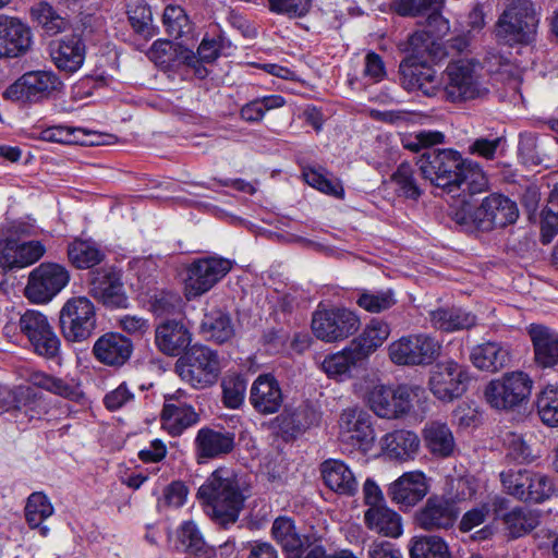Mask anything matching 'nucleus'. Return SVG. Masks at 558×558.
<instances>
[{"instance_id": "32", "label": "nucleus", "mask_w": 558, "mask_h": 558, "mask_svg": "<svg viewBox=\"0 0 558 558\" xmlns=\"http://www.w3.org/2000/svg\"><path fill=\"white\" fill-rule=\"evenodd\" d=\"M366 526L383 536L397 538L402 534V519L386 505L373 506L364 512Z\"/></svg>"}, {"instance_id": "53", "label": "nucleus", "mask_w": 558, "mask_h": 558, "mask_svg": "<svg viewBox=\"0 0 558 558\" xmlns=\"http://www.w3.org/2000/svg\"><path fill=\"white\" fill-rule=\"evenodd\" d=\"M391 181L396 184V192L411 199H417L423 190L414 178L413 167L409 162H402L391 175Z\"/></svg>"}, {"instance_id": "45", "label": "nucleus", "mask_w": 558, "mask_h": 558, "mask_svg": "<svg viewBox=\"0 0 558 558\" xmlns=\"http://www.w3.org/2000/svg\"><path fill=\"white\" fill-rule=\"evenodd\" d=\"M162 22L169 36L174 39H182L186 44L192 35L193 27L183 8L173 4L167 5Z\"/></svg>"}, {"instance_id": "6", "label": "nucleus", "mask_w": 558, "mask_h": 558, "mask_svg": "<svg viewBox=\"0 0 558 558\" xmlns=\"http://www.w3.org/2000/svg\"><path fill=\"white\" fill-rule=\"evenodd\" d=\"M538 20L530 0H513L497 23V35L509 45L529 44L536 32Z\"/></svg>"}, {"instance_id": "49", "label": "nucleus", "mask_w": 558, "mask_h": 558, "mask_svg": "<svg viewBox=\"0 0 558 558\" xmlns=\"http://www.w3.org/2000/svg\"><path fill=\"white\" fill-rule=\"evenodd\" d=\"M542 422L549 427H558V385H547L536 401Z\"/></svg>"}, {"instance_id": "17", "label": "nucleus", "mask_w": 558, "mask_h": 558, "mask_svg": "<svg viewBox=\"0 0 558 558\" xmlns=\"http://www.w3.org/2000/svg\"><path fill=\"white\" fill-rule=\"evenodd\" d=\"M469 374L464 366L454 361L438 363L429 377V389L442 401H452L466 390Z\"/></svg>"}, {"instance_id": "39", "label": "nucleus", "mask_w": 558, "mask_h": 558, "mask_svg": "<svg viewBox=\"0 0 558 558\" xmlns=\"http://www.w3.org/2000/svg\"><path fill=\"white\" fill-rule=\"evenodd\" d=\"M161 420L163 427L172 436H179L186 428L195 425L199 421V416L191 405L166 403L162 409Z\"/></svg>"}, {"instance_id": "42", "label": "nucleus", "mask_w": 558, "mask_h": 558, "mask_svg": "<svg viewBox=\"0 0 558 558\" xmlns=\"http://www.w3.org/2000/svg\"><path fill=\"white\" fill-rule=\"evenodd\" d=\"M201 328L208 338L219 343L228 341L234 333L230 316L219 308L205 313Z\"/></svg>"}, {"instance_id": "34", "label": "nucleus", "mask_w": 558, "mask_h": 558, "mask_svg": "<svg viewBox=\"0 0 558 558\" xmlns=\"http://www.w3.org/2000/svg\"><path fill=\"white\" fill-rule=\"evenodd\" d=\"M271 534L292 558H300L307 547V538L296 531L294 521L288 517H279L274 521Z\"/></svg>"}, {"instance_id": "50", "label": "nucleus", "mask_w": 558, "mask_h": 558, "mask_svg": "<svg viewBox=\"0 0 558 558\" xmlns=\"http://www.w3.org/2000/svg\"><path fill=\"white\" fill-rule=\"evenodd\" d=\"M129 21L132 28L145 38L156 35L153 26V14L150 8L143 0H134L128 7Z\"/></svg>"}, {"instance_id": "25", "label": "nucleus", "mask_w": 558, "mask_h": 558, "mask_svg": "<svg viewBox=\"0 0 558 558\" xmlns=\"http://www.w3.org/2000/svg\"><path fill=\"white\" fill-rule=\"evenodd\" d=\"M425 475L420 471L407 472L392 482L387 494L400 509H409L421 501L427 494Z\"/></svg>"}, {"instance_id": "19", "label": "nucleus", "mask_w": 558, "mask_h": 558, "mask_svg": "<svg viewBox=\"0 0 558 558\" xmlns=\"http://www.w3.org/2000/svg\"><path fill=\"white\" fill-rule=\"evenodd\" d=\"M459 517L457 504L442 496L429 497L415 515L416 524L425 531L451 529Z\"/></svg>"}, {"instance_id": "31", "label": "nucleus", "mask_w": 558, "mask_h": 558, "mask_svg": "<svg viewBox=\"0 0 558 558\" xmlns=\"http://www.w3.org/2000/svg\"><path fill=\"white\" fill-rule=\"evenodd\" d=\"M390 335V327L381 319L373 318L363 331L350 342V347L362 361L377 351Z\"/></svg>"}, {"instance_id": "47", "label": "nucleus", "mask_w": 558, "mask_h": 558, "mask_svg": "<svg viewBox=\"0 0 558 558\" xmlns=\"http://www.w3.org/2000/svg\"><path fill=\"white\" fill-rule=\"evenodd\" d=\"M509 535L518 538L531 532L538 525V517L526 508H514L502 515Z\"/></svg>"}, {"instance_id": "40", "label": "nucleus", "mask_w": 558, "mask_h": 558, "mask_svg": "<svg viewBox=\"0 0 558 558\" xmlns=\"http://www.w3.org/2000/svg\"><path fill=\"white\" fill-rule=\"evenodd\" d=\"M52 514L53 506L44 493L35 492L28 496L25 506V519L31 529H38L40 535L46 537L50 530L43 523Z\"/></svg>"}, {"instance_id": "30", "label": "nucleus", "mask_w": 558, "mask_h": 558, "mask_svg": "<svg viewBox=\"0 0 558 558\" xmlns=\"http://www.w3.org/2000/svg\"><path fill=\"white\" fill-rule=\"evenodd\" d=\"M326 486L339 495L353 496L359 483L351 469L340 460H326L320 466Z\"/></svg>"}, {"instance_id": "33", "label": "nucleus", "mask_w": 558, "mask_h": 558, "mask_svg": "<svg viewBox=\"0 0 558 558\" xmlns=\"http://www.w3.org/2000/svg\"><path fill=\"white\" fill-rule=\"evenodd\" d=\"M423 441L428 451L438 458L450 457L456 448L453 434L446 423L427 422L423 428Z\"/></svg>"}, {"instance_id": "23", "label": "nucleus", "mask_w": 558, "mask_h": 558, "mask_svg": "<svg viewBox=\"0 0 558 558\" xmlns=\"http://www.w3.org/2000/svg\"><path fill=\"white\" fill-rule=\"evenodd\" d=\"M234 434L223 428L202 427L194 439L198 462L218 459L234 448Z\"/></svg>"}, {"instance_id": "52", "label": "nucleus", "mask_w": 558, "mask_h": 558, "mask_svg": "<svg viewBox=\"0 0 558 558\" xmlns=\"http://www.w3.org/2000/svg\"><path fill=\"white\" fill-rule=\"evenodd\" d=\"M356 304L366 312L380 313L396 304L395 292L386 290H363L359 293Z\"/></svg>"}, {"instance_id": "11", "label": "nucleus", "mask_w": 558, "mask_h": 558, "mask_svg": "<svg viewBox=\"0 0 558 558\" xmlns=\"http://www.w3.org/2000/svg\"><path fill=\"white\" fill-rule=\"evenodd\" d=\"M60 84L59 77L51 71H29L12 83L3 97L20 104H37L47 99Z\"/></svg>"}, {"instance_id": "43", "label": "nucleus", "mask_w": 558, "mask_h": 558, "mask_svg": "<svg viewBox=\"0 0 558 558\" xmlns=\"http://www.w3.org/2000/svg\"><path fill=\"white\" fill-rule=\"evenodd\" d=\"M185 43L173 44L170 40H156L148 51V57L156 64L169 65L173 60L177 49L180 48V59L187 64H193L196 60L194 51L185 47Z\"/></svg>"}, {"instance_id": "64", "label": "nucleus", "mask_w": 558, "mask_h": 558, "mask_svg": "<svg viewBox=\"0 0 558 558\" xmlns=\"http://www.w3.org/2000/svg\"><path fill=\"white\" fill-rule=\"evenodd\" d=\"M269 9L293 17L304 16L312 7V0H267Z\"/></svg>"}, {"instance_id": "18", "label": "nucleus", "mask_w": 558, "mask_h": 558, "mask_svg": "<svg viewBox=\"0 0 558 558\" xmlns=\"http://www.w3.org/2000/svg\"><path fill=\"white\" fill-rule=\"evenodd\" d=\"M192 327L183 319H166L155 328V344L165 355L177 357L185 353L193 342Z\"/></svg>"}, {"instance_id": "44", "label": "nucleus", "mask_w": 558, "mask_h": 558, "mask_svg": "<svg viewBox=\"0 0 558 558\" xmlns=\"http://www.w3.org/2000/svg\"><path fill=\"white\" fill-rule=\"evenodd\" d=\"M550 140L538 137L533 133H521L519 136L518 151L522 161L526 165L537 166L548 157L547 147Z\"/></svg>"}, {"instance_id": "20", "label": "nucleus", "mask_w": 558, "mask_h": 558, "mask_svg": "<svg viewBox=\"0 0 558 558\" xmlns=\"http://www.w3.org/2000/svg\"><path fill=\"white\" fill-rule=\"evenodd\" d=\"M88 293L109 308H124L128 296L123 290L120 276L111 270H97L90 274Z\"/></svg>"}, {"instance_id": "59", "label": "nucleus", "mask_w": 558, "mask_h": 558, "mask_svg": "<svg viewBox=\"0 0 558 558\" xmlns=\"http://www.w3.org/2000/svg\"><path fill=\"white\" fill-rule=\"evenodd\" d=\"M34 353L47 360H57L61 353V340L54 329L46 331L28 341Z\"/></svg>"}, {"instance_id": "46", "label": "nucleus", "mask_w": 558, "mask_h": 558, "mask_svg": "<svg viewBox=\"0 0 558 558\" xmlns=\"http://www.w3.org/2000/svg\"><path fill=\"white\" fill-rule=\"evenodd\" d=\"M182 549L195 558H211L213 549L205 543L203 536L193 522H184L178 534Z\"/></svg>"}, {"instance_id": "7", "label": "nucleus", "mask_w": 558, "mask_h": 558, "mask_svg": "<svg viewBox=\"0 0 558 558\" xmlns=\"http://www.w3.org/2000/svg\"><path fill=\"white\" fill-rule=\"evenodd\" d=\"M96 308L86 296L69 299L59 313L60 330L66 341L83 342L96 329Z\"/></svg>"}, {"instance_id": "54", "label": "nucleus", "mask_w": 558, "mask_h": 558, "mask_svg": "<svg viewBox=\"0 0 558 558\" xmlns=\"http://www.w3.org/2000/svg\"><path fill=\"white\" fill-rule=\"evenodd\" d=\"M541 216L542 242L547 244L558 233V184L551 190Z\"/></svg>"}, {"instance_id": "14", "label": "nucleus", "mask_w": 558, "mask_h": 558, "mask_svg": "<svg viewBox=\"0 0 558 558\" xmlns=\"http://www.w3.org/2000/svg\"><path fill=\"white\" fill-rule=\"evenodd\" d=\"M413 389L399 385L396 389L384 385L374 386L366 395L369 409L381 418H399L412 408Z\"/></svg>"}, {"instance_id": "3", "label": "nucleus", "mask_w": 558, "mask_h": 558, "mask_svg": "<svg viewBox=\"0 0 558 558\" xmlns=\"http://www.w3.org/2000/svg\"><path fill=\"white\" fill-rule=\"evenodd\" d=\"M411 56L399 65L400 84L408 92H421L424 96L433 97L440 92L441 78L434 68L421 61L424 52L435 54V43L426 32H415L409 38Z\"/></svg>"}, {"instance_id": "1", "label": "nucleus", "mask_w": 558, "mask_h": 558, "mask_svg": "<svg viewBox=\"0 0 558 558\" xmlns=\"http://www.w3.org/2000/svg\"><path fill=\"white\" fill-rule=\"evenodd\" d=\"M416 166L425 180L453 197H460L461 203L487 187V179L480 166L453 149L427 150L420 156Z\"/></svg>"}, {"instance_id": "35", "label": "nucleus", "mask_w": 558, "mask_h": 558, "mask_svg": "<svg viewBox=\"0 0 558 558\" xmlns=\"http://www.w3.org/2000/svg\"><path fill=\"white\" fill-rule=\"evenodd\" d=\"M429 320L434 328L446 332L469 329L476 324L475 315L457 306L430 311Z\"/></svg>"}, {"instance_id": "8", "label": "nucleus", "mask_w": 558, "mask_h": 558, "mask_svg": "<svg viewBox=\"0 0 558 558\" xmlns=\"http://www.w3.org/2000/svg\"><path fill=\"white\" fill-rule=\"evenodd\" d=\"M360 326V316L347 307L318 308L312 317L313 333L317 339L328 343L349 338Z\"/></svg>"}, {"instance_id": "5", "label": "nucleus", "mask_w": 558, "mask_h": 558, "mask_svg": "<svg viewBox=\"0 0 558 558\" xmlns=\"http://www.w3.org/2000/svg\"><path fill=\"white\" fill-rule=\"evenodd\" d=\"M175 371L193 388L209 387L217 381L220 373L218 354L206 345L194 344L178 359Z\"/></svg>"}, {"instance_id": "29", "label": "nucleus", "mask_w": 558, "mask_h": 558, "mask_svg": "<svg viewBox=\"0 0 558 558\" xmlns=\"http://www.w3.org/2000/svg\"><path fill=\"white\" fill-rule=\"evenodd\" d=\"M381 446L385 456L390 460L407 462L418 453L421 440L414 432L397 429L383 437Z\"/></svg>"}, {"instance_id": "57", "label": "nucleus", "mask_w": 558, "mask_h": 558, "mask_svg": "<svg viewBox=\"0 0 558 558\" xmlns=\"http://www.w3.org/2000/svg\"><path fill=\"white\" fill-rule=\"evenodd\" d=\"M32 16L50 35L60 33L64 26V20L57 14L54 9L47 2H40L31 10Z\"/></svg>"}, {"instance_id": "24", "label": "nucleus", "mask_w": 558, "mask_h": 558, "mask_svg": "<svg viewBox=\"0 0 558 558\" xmlns=\"http://www.w3.org/2000/svg\"><path fill=\"white\" fill-rule=\"evenodd\" d=\"M46 248L39 241L19 242L0 240V266L7 269L24 268L39 260Z\"/></svg>"}, {"instance_id": "16", "label": "nucleus", "mask_w": 558, "mask_h": 558, "mask_svg": "<svg viewBox=\"0 0 558 558\" xmlns=\"http://www.w3.org/2000/svg\"><path fill=\"white\" fill-rule=\"evenodd\" d=\"M339 438L363 452H367L375 441L372 416L357 407L347 408L339 417Z\"/></svg>"}, {"instance_id": "56", "label": "nucleus", "mask_w": 558, "mask_h": 558, "mask_svg": "<svg viewBox=\"0 0 558 558\" xmlns=\"http://www.w3.org/2000/svg\"><path fill=\"white\" fill-rule=\"evenodd\" d=\"M19 328L28 341L35 339L41 333H45L46 331L53 329L47 316L35 310H27L20 317Z\"/></svg>"}, {"instance_id": "21", "label": "nucleus", "mask_w": 558, "mask_h": 558, "mask_svg": "<svg viewBox=\"0 0 558 558\" xmlns=\"http://www.w3.org/2000/svg\"><path fill=\"white\" fill-rule=\"evenodd\" d=\"M32 45L29 27L17 17L0 15V57L16 58Z\"/></svg>"}, {"instance_id": "12", "label": "nucleus", "mask_w": 558, "mask_h": 558, "mask_svg": "<svg viewBox=\"0 0 558 558\" xmlns=\"http://www.w3.org/2000/svg\"><path fill=\"white\" fill-rule=\"evenodd\" d=\"M232 260L220 256L195 259L187 267L185 296L191 300L208 292L231 269Z\"/></svg>"}, {"instance_id": "62", "label": "nucleus", "mask_w": 558, "mask_h": 558, "mask_svg": "<svg viewBox=\"0 0 558 558\" xmlns=\"http://www.w3.org/2000/svg\"><path fill=\"white\" fill-rule=\"evenodd\" d=\"M529 470H508L500 473L501 484L505 490L518 498L522 499L524 496L525 483H527Z\"/></svg>"}, {"instance_id": "15", "label": "nucleus", "mask_w": 558, "mask_h": 558, "mask_svg": "<svg viewBox=\"0 0 558 558\" xmlns=\"http://www.w3.org/2000/svg\"><path fill=\"white\" fill-rule=\"evenodd\" d=\"M447 84L445 92L452 101L469 100L486 93L480 82L475 64L469 60L450 62L445 71Z\"/></svg>"}, {"instance_id": "22", "label": "nucleus", "mask_w": 558, "mask_h": 558, "mask_svg": "<svg viewBox=\"0 0 558 558\" xmlns=\"http://www.w3.org/2000/svg\"><path fill=\"white\" fill-rule=\"evenodd\" d=\"M49 49L50 57L60 71L74 73L84 63L86 46L81 35H64L51 41Z\"/></svg>"}, {"instance_id": "2", "label": "nucleus", "mask_w": 558, "mask_h": 558, "mask_svg": "<svg viewBox=\"0 0 558 558\" xmlns=\"http://www.w3.org/2000/svg\"><path fill=\"white\" fill-rule=\"evenodd\" d=\"M197 498L210 519L223 527L238 521L245 500L236 477L227 469L215 470L199 486Z\"/></svg>"}, {"instance_id": "38", "label": "nucleus", "mask_w": 558, "mask_h": 558, "mask_svg": "<svg viewBox=\"0 0 558 558\" xmlns=\"http://www.w3.org/2000/svg\"><path fill=\"white\" fill-rule=\"evenodd\" d=\"M28 381L37 388L69 400H77L81 397L78 385L73 379L57 377L43 371H34L29 374Z\"/></svg>"}, {"instance_id": "37", "label": "nucleus", "mask_w": 558, "mask_h": 558, "mask_svg": "<svg viewBox=\"0 0 558 558\" xmlns=\"http://www.w3.org/2000/svg\"><path fill=\"white\" fill-rule=\"evenodd\" d=\"M68 257L78 269H89L104 262L105 250L93 240L75 239L68 246Z\"/></svg>"}, {"instance_id": "26", "label": "nucleus", "mask_w": 558, "mask_h": 558, "mask_svg": "<svg viewBox=\"0 0 558 558\" xmlns=\"http://www.w3.org/2000/svg\"><path fill=\"white\" fill-rule=\"evenodd\" d=\"M248 400L259 414L269 415L280 410L283 393L275 376L260 374L251 386Z\"/></svg>"}, {"instance_id": "28", "label": "nucleus", "mask_w": 558, "mask_h": 558, "mask_svg": "<svg viewBox=\"0 0 558 558\" xmlns=\"http://www.w3.org/2000/svg\"><path fill=\"white\" fill-rule=\"evenodd\" d=\"M531 338L534 361L542 368L558 365V332L547 326L531 324L527 328Z\"/></svg>"}, {"instance_id": "13", "label": "nucleus", "mask_w": 558, "mask_h": 558, "mask_svg": "<svg viewBox=\"0 0 558 558\" xmlns=\"http://www.w3.org/2000/svg\"><path fill=\"white\" fill-rule=\"evenodd\" d=\"M532 380L522 372L505 374L485 388L486 401L495 409L508 410L522 403L531 393Z\"/></svg>"}, {"instance_id": "61", "label": "nucleus", "mask_w": 558, "mask_h": 558, "mask_svg": "<svg viewBox=\"0 0 558 558\" xmlns=\"http://www.w3.org/2000/svg\"><path fill=\"white\" fill-rule=\"evenodd\" d=\"M318 413L308 405L300 407L288 417L283 418L286 426L295 433H301L312 425L317 424Z\"/></svg>"}, {"instance_id": "27", "label": "nucleus", "mask_w": 558, "mask_h": 558, "mask_svg": "<svg viewBox=\"0 0 558 558\" xmlns=\"http://www.w3.org/2000/svg\"><path fill=\"white\" fill-rule=\"evenodd\" d=\"M133 342L120 332H106L93 347L97 361L109 366H122L133 353Z\"/></svg>"}, {"instance_id": "60", "label": "nucleus", "mask_w": 558, "mask_h": 558, "mask_svg": "<svg viewBox=\"0 0 558 558\" xmlns=\"http://www.w3.org/2000/svg\"><path fill=\"white\" fill-rule=\"evenodd\" d=\"M246 381L239 375L229 376L222 381L223 402L227 408L238 409L244 401Z\"/></svg>"}, {"instance_id": "58", "label": "nucleus", "mask_w": 558, "mask_h": 558, "mask_svg": "<svg viewBox=\"0 0 558 558\" xmlns=\"http://www.w3.org/2000/svg\"><path fill=\"white\" fill-rule=\"evenodd\" d=\"M11 399V391L4 386H0V409L8 408L14 401L19 410L25 409L27 411L28 408L33 409V404L40 399V396L32 387H19L14 399Z\"/></svg>"}, {"instance_id": "36", "label": "nucleus", "mask_w": 558, "mask_h": 558, "mask_svg": "<svg viewBox=\"0 0 558 558\" xmlns=\"http://www.w3.org/2000/svg\"><path fill=\"white\" fill-rule=\"evenodd\" d=\"M470 359L478 369L497 372L508 365L510 353L501 343L488 341L474 347Z\"/></svg>"}, {"instance_id": "4", "label": "nucleus", "mask_w": 558, "mask_h": 558, "mask_svg": "<svg viewBox=\"0 0 558 558\" xmlns=\"http://www.w3.org/2000/svg\"><path fill=\"white\" fill-rule=\"evenodd\" d=\"M519 210L517 204L501 194L486 196L481 205L471 210L469 199L457 209L453 219L466 232L490 231L514 223Z\"/></svg>"}, {"instance_id": "55", "label": "nucleus", "mask_w": 558, "mask_h": 558, "mask_svg": "<svg viewBox=\"0 0 558 558\" xmlns=\"http://www.w3.org/2000/svg\"><path fill=\"white\" fill-rule=\"evenodd\" d=\"M553 492V484L546 475L529 471L524 496H522L521 500L536 504L543 502L551 496Z\"/></svg>"}, {"instance_id": "9", "label": "nucleus", "mask_w": 558, "mask_h": 558, "mask_svg": "<svg viewBox=\"0 0 558 558\" xmlns=\"http://www.w3.org/2000/svg\"><path fill=\"white\" fill-rule=\"evenodd\" d=\"M441 345L424 333L403 336L388 345V355L396 365H429L439 355Z\"/></svg>"}, {"instance_id": "41", "label": "nucleus", "mask_w": 558, "mask_h": 558, "mask_svg": "<svg viewBox=\"0 0 558 558\" xmlns=\"http://www.w3.org/2000/svg\"><path fill=\"white\" fill-rule=\"evenodd\" d=\"M360 362H362V360L356 356L355 352H353V349L349 344L343 350L327 355L323 360L320 368L329 378L343 380L344 378L350 377L352 368Z\"/></svg>"}, {"instance_id": "10", "label": "nucleus", "mask_w": 558, "mask_h": 558, "mask_svg": "<svg viewBox=\"0 0 558 558\" xmlns=\"http://www.w3.org/2000/svg\"><path fill=\"white\" fill-rule=\"evenodd\" d=\"M68 269L56 263H43L29 274L25 296L35 304L50 302L69 283Z\"/></svg>"}, {"instance_id": "63", "label": "nucleus", "mask_w": 558, "mask_h": 558, "mask_svg": "<svg viewBox=\"0 0 558 558\" xmlns=\"http://www.w3.org/2000/svg\"><path fill=\"white\" fill-rule=\"evenodd\" d=\"M83 134L81 129L69 126H51L41 132V138L47 142L60 144H83L80 135Z\"/></svg>"}, {"instance_id": "48", "label": "nucleus", "mask_w": 558, "mask_h": 558, "mask_svg": "<svg viewBox=\"0 0 558 558\" xmlns=\"http://www.w3.org/2000/svg\"><path fill=\"white\" fill-rule=\"evenodd\" d=\"M411 558H450L445 541L435 535L420 536L412 539Z\"/></svg>"}, {"instance_id": "51", "label": "nucleus", "mask_w": 558, "mask_h": 558, "mask_svg": "<svg viewBox=\"0 0 558 558\" xmlns=\"http://www.w3.org/2000/svg\"><path fill=\"white\" fill-rule=\"evenodd\" d=\"M302 175L312 187L335 197L343 196V186L338 180L327 177V171L322 167H304Z\"/></svg>"}]
</instances>
